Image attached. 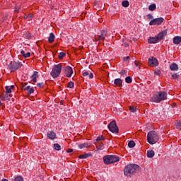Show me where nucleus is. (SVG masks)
Listing matches in <instances>:
<instances>
[{
	"label": "nucleus",
	"mask_w": 181,
	"mask_h": 181,
	"mask_svg": "<svg viewBox=\"0 0 181 181\" xmlns=\"http://www.w3.org/2000/svg\"><path fill=\"white\" fill-rule=\"evenodd\" d=\"M168 98V92L158 91L151 98V103H160Z\"/></svg>",
	"instance_id": "1"
},
{
	"label": "nucleus",
	"mask_w": 181,
	"mask_h": 181,
	"mask_svg": "<svg viewBox=\"0 0 181 181\" xmlns=\"http://www.w3.org/2000/svg\"><path fill=\"white\" fill-rule=\"evenodd\" d=\"M139 170V165L136 164H129L124 167V173L125 176H131Z\"/></svg>",
	"instance_id": "2"
},
{
	"label": "nucleus",
	"mask_w": 181,
	"mask_h": 181,
	"mask_svg": "<svg viewBox=\"0 0 181 181\" xmlns=\"http://www.w3.org/2000/svg\"><path fill=\"white\" fill-rule=\"evenodd\" d=\"M105 165H111L117 162H119V157L115 155H106L103 157Z\"/></svg>",
	"instance_id": "3"
},
{
	"label": "nucleus",
	"mask_w": 181,
	"mask_h": 181,
	"mask_svg": "<svg viewBox=\"0 0 181 181\" xmlns=\"http://www.w3.org/2000/svg\"><path fill=\"white\" fill-rule=\"evenodd\" d=\"M147 141L150 145H153L159 141V136L156 132H149L147 134Z\"/></svg>",
	"instance_id": "4"
},
{
	"label": "nucleus",
	"mask_w": 181,
	"mask_h": 181,
	"mask_svg": "<svg viewBox=\"0 0 181 181\" xmlns=\"http://www.w3.org/2000/svg\"><path fill=\"white\" fill-rule=\"evenodd\" d=\"M62 68H63V66L62 65V64H58L57 65H54L51 71L52 77H53V78H57V77L60 76V73H62Z\"/></svg>",
	"instance_id": "5"
},
{
	"label": "nucleus",
	"mask_w": 181,
	"mask_h": 181,
	"mask_svg": "<svg viewBox=\"0 0 181 181\" xmlns=\"http://www.w3.org/2000/svg\"><path fill=\"white\" fill-rule=\"evenodd\" d=\"M107 128L110 132H112V134H118V132H119V129H118V126H117V122H115V120H112L107 125Z\"/></svg>",
	"instance_id": "6"
},
{
	"label": "nucleus",
	"mask_w": 181,
	"mask_h": 181,
	"mask_svg": "<svg viewBox=\"0 0 181 181\" xmlns=\"http://www.w3.org/2000/svg\"><path fill=\"white\" fill-rule=\"evenodd\" d=\"M165 21V19L163 17H159L157 18H154L153 20H151L149 22V25L150 26H155V25H162V23H163V21Z\"/></svg>",
	"instance_id": "7"
},
{
	"label": "nucleus",
	"mask_w": 181,
	"mask_h": 181,
	"mask_svg": "<svg viewBox=\"0 0 181 181\" xmlns=\"http://www.w3.org/2000/svg\"><path fill=\"white\" fill-rule=\"evenodd\" d=\"M107 30H103L100 31V33L96 37H95V40L98 42H104L105 40V36H107Z\"/></svg>",
	"instance_id": "8"
},
{
	"label": "nucleus",
	"mask_w": 181,
	"mask_h": 181,
	"mask_svg": "<svg viewBox=\"0 0 181 181\" xmlns=\"http://www.w3.org/2000/svg\"><path fill=\"white\" fill-rule=\"evenodd\" d=\"M21 67H22V64L20 62H12L8 65V69L11 71H16Z\"/></svg>",
	"instance_id": "9"
},
{
	"label": "nucleus",
	"mask_w": 181,
	"mask_h": 181,
	"mask_svg": "<svg viewBox=\"0 0 181 181\" xmlns=\"http://www.w3.org/2000/svg\"><path fill=\"white\" fill-rule=\"evenodd\" d=\"M64 73H65V76H66V77L70 78L71 77V74H73V68H71V66H66L64 68Z\"/></svg>",
	"instance_id": "10"
},
{
	"label": "nucleus",
	"mask_w": 181,
	"mask_h": 181,
	"mask_svg": "<svg viewBox=\"0 0 181 181\" xmlns=\"http://www.w3.org/2000/svg\"><path fill=\"white\" fill-rule=\"evenodd\" d=\"M148 63L149 64H151L152 66H155L159 64L158 59L153 57L148 59Z\"/></svg>",
	"instance_id": "11"
},
{
	"label": "nucleus",
	"mask_w": 181,
	"mask_h": 181,
	"mask_svg": "<svg viewBox=\"0 0 181 181\" xmlns=\"http://www.w3.org/2000/svg\"><path fill=\"white\" fill-rule=\"evenodd\" d=\"M167 35H168V30H164L160 32V33L158 34L157 35V38L158 39V41L162 40L163 39V37L166 36Z\"/></svg>",
	"instance_id": "12"
},
{
	"label": "nucleus",
	"mask_w": 181,
	"mask_h": 181,
	"mask_svg": "<svg viewBox=\"0 0 181 181\" xmlns=\"http://www.w3.org/2000/svg\"><path fill=\"white\" fill-rule=\"evenodd\" d=\"M170 69L172 71H177L179 70V66L177 65V64L176 63H173L170 66Z\"/></svg>",
	"instance_id": "13"
},
{
	"label": "nucleus",
	"mask_w": 181,
	"mask_h": 181,
	"mask_svg": "<svg viewBox=\"0 0 181 181\" xmlns=\"http://www.w3.org/2000/svg\"><path fill=\"white\" fill-rule=\"evenodd\" d=\"M39 72L35 71L33 74L31 76L33 83H37V77H39Z\"/></svg>",
	"instance_id": "14"
},
{
	"label": "nucleus",
	"mask_w": 181,
	"mask_h": 181,
	"mask_svg": "<svg viewBox=\"0 0 181 181\" xmlns=\"http://www.w3.org/2000/svg\"><path fill=\"white\" fill-rule=\"evenodd\" d=\"M158 42H159L158 37H151L148 39V43L150 44L158 43Z\"/></svg>",
	"instance_id": "15"
},
{
	"label": "nucleus",
	"mask_w": 181,
	"mask_h": 181,
	"mask_svg": "<svg viewBox=\"0 0 181 181\" xmlns=\"http://www.w3.org/2000/svg\"><path fill=\"white\" fill-rule=\"evenodd\" d=\"M47 136L49 139H51V140L56 139V133H54V132H48Z\"/></svg>",
	"instance_id": "16"
},
{
	"label": "nucleus",
	"mask_w": 181,
	"mask_h": 181,
	"mask_svg": "<svg viewBox=\"0 0 181 181\" xmlns=\"http://www.w3.org/2000/svg\"><path fill=\"white\" fill-rule=\"evenodd\" d=\"M114 84H115V86H117V87H122V80L121 78H116L114 81Z\"/></svg>",
	"instance_id": "17"
},
{
	"label": "nucleus",
	"mask_w": 181,
	"mask_h": 181,
	"mask_svg": "<svg viewBox=\"0 0 181 181\" xmlns=\"http://www.w3.org/2000/svg\"><path fill=\"white\" fill-rule=\"evenodd\" d=\"M181 42V37L180 36H175L173 38V44L174 45H179Z\"/></svg>",
	"instance_id": "18"
},
{
	"label": "nucleus",
	"mask_w": 181,
	"mask_h": 181,
	"mask_svg": "<svg viewBox=\"0 0 181 181\" xmlns=\"http://www.w3.org/2000/svg\"><path fill=\"white\" fill-rule=\"evenodd\" d=\"M78 146L79 149H83L84 148H90L91 145L88 143H83L82 144H79Z\"/></svg>",
	"instance_id": "19"
},
{
	"label": "nucleus",
	"mask_w": 181,
	"mask_h": 181,
	"mask_svg": "<svg viewBox=\"0 0 181 181\" xmlns=\"http://www.w3.org/2000/svg\"><path fill=\"white\" fill-rule=\"evenodd\" d=\"M54 37H55L54 33H51L49 34V37H48V42H49V43H53V42H54Z\"/></svg>",
	"instance_id": "20"
},
{
	"label": "nucleus",
	"mask_w": 181,
	"mask_h": 181,
	"mask_svg": "<svg viewBox=\"0 0 181 181\" xmlns=\"http://www.w3.org/2000/svg\"><path fill=\"white\" fill-rule=\"evenodd\" d=\"M154 156H155V151H153V150H148L147 151L148 158H153Z\"/></svg>",
	"instance_id": "21"
},
{
	"label": "nucleus",
	"mask_w": 181,
	"mask_h": 181,
	"mask_svg": "<svg viewBox=\"0 0 181 181\" xmlns=\"http://www.w3.org/2000/svg\"><path fill=\"white\" fill-rule=\"evenodd\" d=\"M27 85H28V83H22L21 84V87L22 90H24V91L29 90V86H26Z\"/></svg>",
	"instance_id": "22"
},
{
	"label": "nucleus",
	"mask_w": 181,
	"mask_h": 181,
	"mask_svg": "<svg viewBox=\"0 0 181 181\" xmlns=\"http://www.w3.org/2000/svg\"><path fill=\"white\" fill-rule=\"evenodd\" d=\"M53 147H54V149L55 151H61V149H62V146H59V144H54V146Z\"/></svg>",
	"instance_id": "23"
},
{
	"label": "nucleus",
	"mask_w": 181,
	"mask_h": 181,
	"mask_svg": "<svg viewBox=\"0 0 181 181\" xmlns=\"http://www.w3.org/2000/svg\"><path fill=\"white\" fill-rule=\"evenodd\" d=\"M26 91H28V95H30V94H33V93H35V88H31L30 86H29V88L28 90H27Z\"/></svg>",
	"instance_id": "24"
},
{
	"label": "nucleus",
	"mask_w": 181,
	"mask_h": 181,
	"mask_svg": "<svg viewBox=\"0 0 181 181\" xmlns=\"http://www.w3.org/2000/svg\"><path fill=\"white\" fill-rule=\"evenodd\" d=\"M122 6H124V8H128V6H129V1H123L122 3Z\"/></svg>",
	"instance_id": "25"
},
{
	"label": "nucleus",
	"mask_w": 181,
	"mask_h": 181,
	"mask_svg": "<svg viewBox=\"0 0 181 181\" xmlns=\"http://www.w3.org/2000/svg\"><path fill=\"white\" fill-rule=\"evenodd\" d=\"M148 9H149V11H155V9H156V4H151L148 6Z\"/></svg>",
	"instance_id": "26"
},
{
	"label": "nucleus",
	"mask_w": 181,
	"mask_h": 181,
	"mask_svg": "<svg viewBox=\"0 0 181 181\" xmlns=\"http://www.w3.org/2000/svg\"><path fill=\"white\" fill-rule=\"evenodd\" d=\"M128 146H129V148H134L135 147V141H129Z\"/></svg>",
	"instance_id": "27"
},
{
	"label": "nucleus",
	"mask_w": 181,
	"mask_h": 181,
	"mask_svg": "<svg viewBox=\"0 0 181 181\" xmlns=\"http://www.w3.org/2000/svg\"><path fill=\"white\" fill-rule=\"evenodd\" d=\"M125 81L127 84H131L132 83V78H131V76H127L125 78Z\"/></svg>",
	"instance_id": "28"
},
{
	"label": "nucleus",
	"mask_w": 181,
	"mask_h": 181,
	"mask_svg": "<svg viewBox=\"0 0 181 181\" xmlns=\"http://www.w3.org/2000/svg\"><path fill=\"white\" fill-rule=\"evenodd\" d=\"M90 156L89 153H85L83 155L79 156V159H87V157Z\"/></svg>",
	"instance_id": "29"
},
{
	"label": "nucleus",
	"mask_w": 181,
	"mask_h": 181,
	"mask_svg": "<svg viewBox=\"0 0 181 181\" xmlns=\"http://www.w3.org/2000/svg\"><path fill=\"white\" fill-rule=\"evenodd\" d=\"M12 181H23V177L22 176H17Z\"/></svg>",
	"instance_id": "30"
},
{
	"label": "nucleus",
	"mask_w": 181,
	"mask_h": 181,
	"mask_svg": "<svg viewBox=\"0 0 181 181\" xmlns=\"http://www.w3.org/2000/svg\"><path fill=\"white\" fill-rule=\"evenodd\" d=\"M172 78H173L174 80H176L177 78H179V74L177 73H174L172 74L171 76Z\"/></svg>",
	"instance_id": "31"
},
{
	"label": "nucleus",
	"mask_w": 181,
	"mask_h": 181,
	"mask_svg": "<svg viewBox=\"0 0 181 181\" xmlns=\"http://www.w3.org/2000/svg\"><path fill=\"white\" fill-rule=\"evenodd\" d=\"M68 88H74V82L73 81L69 82Z\"/></svg>",
	"instance_id": "32"
},
{
	"label": "nucleus",
	"mask_w": 181,
	"mask_h": 181,
	"mask_svg": "<svg viewBox=\"0 0 181 181\" xmlns=\"http://www.w3.org/2000/svg\"><path fill=\"white\" fill-rule=\"evenodd\" d=\"M129 110L131 112H136V107L130 106Z\"/></svg>",
	"instance_id": "33"
},
{
	"label": "nucleus",
	"mask_w": 181,
	"mask_h": 181,
	"mask_svg": "<svg viewBox=\"0 0 181 181\" xmlns=\"http://www.w3.org/2000/svg\"><path fill=\"white\" fill-rule=\"evenodd\" d=\"M65 56H66V53L60 52L58 57L60 60H62V59H63V57H65Z\"/></svg>",
	"instance_id": "34"
},
{
	"label": "nucleus",
	"mask_w": 181,
	"mask_h": 181,
	"mask_svg": "<svg viewBox=\"0 0 181 181\" xmlns=\"http://www.w3.org/2000/svg\"><path fill=\"white\" fill-rule=\"evenodd\" d=\"M6 91L7 94L12 93V90L11 89V88H9V86H6Z\"/></svg>",
	"instance_id": "35"
},
{
	"label": "nucleus",
	"mask_w": 181,
	"mask_h": 181,
	"mask_svg": "<svg viewBox=\"0 0 181 181\" xmlns=\"http://www.w3.org/2000/svg\"><path fill=\"white\" fill-rule=\"evenodd\" d=\"M134 64H135V66H136V69H137V70H138V69H140V67H141V64H139V62H134Z\"/></svg>",
	"instance_id": "36"
},
{
	"label": "nucleus",
	"mask_w": 181,
	"mask_h": 181,
	"mask_svg": "<svg viewBox=\"0 0 181 181\" xmlns=\"http://www.w3.org/2000/svg\"><path fill=\"white\" fill-rule=\"evenodd\" d=\"M104 139H104V137H103V136H98V138L96 139V141L98 142V141H104Z\"/></svg>",
	"instance_id": "37"
},
{
	"label": "nucleus",
	"mask_w": 181,
	"mask_h": 181,
	"mask_svg": "<svg viewBox=\"0 0 181 181\" xmlns=\"http://www.w3.org/2000/svg\"><path fill=\"white\" fill-rule=\"evenodd\" d=\"M4 97H5V98H6V101L8 100H11V95H9V94H8V93H6V95H4Z\"/></svg>",
	"instance_id": "38"
},
{
	"label": "nucleus",
	"mask_w": 181,
	"mask_h": 181,
	"mask_svg": "<svg viewBox=\"0 0 181 181\" xmlns=\"http://www.w3.org/2000/svg\"><path fill=\"white\" fill-rule=\"evenodd\" d=\"M27 57H30V52H27L24 54L23 58L26 59Z\"/></svg>",
	"instance_id": "39"
},
{
	"label": "nucleus",
	"mask_w": 181,
	"mask_h": 181,
	"mask_svg": "<svg viewBox=\"0 0 181 181\" xmlns=\"http://www.w3.org/2000/svg\"><path fill=\"white\" fill-rule=\"evenodd\" d=\"M161 71L159 69H157L154 71V74H156V76H159L160 74Z\"/></svg>",
	"instance_id": "40"
},
{
	"label": "nucleus",
	"mask_w": 181,
	"mask_h": 181,
	"mask_svg": "<svg viewBox=\"0 0 181 181\" xmlns=\"http://www.w3.org/2000/svg\"><path fill=\"white\" fill-rule=\"evenodd\" d=\"M0 100L3 101H6V98H5L4 95H2L1 96H0Z\"/></svg>",
	"instance_id": "41"
},
{
	"label": "nucleus",
	"mask_w": 181,
	"mask_h": 181,
	"mask_svg": "<svg viewBox=\"0 0 181 181\" xmlns=\"http://www.w3.org/2000/svg\"><path fill=\"white\" fill-rule=\"evenodd\" d=\"M37 86H38L39 88H42L43 87V83H37Z\"/></svg>",
	"instance_id": "42"
},
{
	"label": "nucleus",
	"mask_w": 181,
	"mask_h": 181,
	"mask_svg": "<svg viewBox=\"0 0 181 181\" xmlns=\"http://www.w3.org/2000/svg\"><path fill=\"white\" fill-rule=\"evenodd\" d=\"M89 74H90L88 73V71H85L83 73V77H87V76H89Z\"/></svg>",
	"instance_id": "43"
},
{
	"label": "nucleus",
	"mask_w": 181,
	"mask_h": 181,
	"mask_svg": "<svg viewBox=\"0 0 181 181\" xmlns=\"http://www.w3.org/2000/svg\"><path fill=\"white\" fill-rule=\"evenodd\" d=\"M123 60H124V62H128V60H129V56H127L126 57H123Z\"/></svg>",
	"instance_id": "44"
},
{
	"label": "nucleus",
	"mask_w": 181,
	"mask_h": 181,
	"mask_svg": "<svg viewBox=\"0 0 181 181\" xmlns=\"http://www.w3.org/2000/svg\"><path fill=\"white\" fill-rule=\"evenodd\" d=\"M147 18L148 19H153V16H152L151 14H148Z\"/></svg>",
	"instance_id": "45"
},
{
	"label": "nucleus",
	"mask_w": 181,
	"mask_h": 181,
	"mask_svg": "<svg viewBox=\"0 0 181 181\" xmlns=\"http://www.w3.org/2000/svg\"><path fill=\"white\" fill-rule=\"evenodd\" d=\"M88 77H89V78H94V74L90 73Z\"/></svg>",
	"instance_id": "46"
},
{
	"label": "nucleus",
	"mask_w": 181,
	"mask_h": 181,
	"mask_svg": "<svg viewBox=\"0 0 181 181\" xmlns=\"http://www.w3.org/2000/svg\"><path fill=\"white\" fill-rule=\"evenodd\" d=\"M28 19H32V18H33V14H28V16L26 17Z\"/></svg>",
	"instance_id": "47"
},
{
	"label": "nucleus",
	"mask_w": 181,
	"mask_h": 181,
	"mask_svg": "<svg viewBox=\"0 0 181 181\" xmlns=\"http://www.w3.org/2000/svg\"><path fill=\"white\" fill-rule=\"evenodd\" d=\"M15 12H19V6H16V7H15Z\"/></svg>",
	"instance_id": "48"
},
{
	"label": "nucleus",
	"mask_w": 181,
	"mask_h": 181,
	"mask_svg": "<svg viewBox=\"0 0 181 181\" xmlns=\"http://www.w3.org/2000/svg\"><path fill=\"white\" fill-rule=\"evenodd\" d=\"M122 46H124V47H128V46H129V45L127 42H124Z\"/></svg>",
	"instance_id": "49"
},
{
	"label": "nucleus",
	"mask_w": 181,
	"mask_h": 181,
	"mask_svg": "<svg viewBox=\"0 0 181 181\" xmlns=\"http://www.w3.org/2000/svg\"><path fill=\"white\" fill-rule=\"evenodd\" d=\"M103 146H104V144L100 143L99 147H98V149H101V148H103Z\"/></svg>",
	"instance_id": "50"
},
{
	"label": "nucleus",
	"mask_w": 181,
	"mask_h": 181,
	"mask_svg": "<svg viewBox=\"0 0 181 181\" xmlns=\"http://www.w3.org/2000/svg\"><path fill=\"white\" fill-rule=\"evenodd\" d=\"M66 152H67L68 153H71V152H73V149L69 148V149L66 151Z\"/></svg>",
	"instance_id": "51"
},
{
	"label": "nucleus",
	"mask_w": 181,
	"mask_h": 181,
	"mask_svg": "<svg viewBox=\"0 0 181 181\" xmlns=\"http://www.w3.org/2000/svg\"><path fill=\"white\" fill-rule=\"evenodd\" d=\"M121 74H127V71L122 69V70L121 71Z\"/></svg>",
	"instance_id": "52"
},
{
	"label": "nucleus",
	"mask_w": 181,
	"mask_h": 181,
	"mask_svg": "<svg viewBox=\"0 0 181 181\" xmlns=\"http://www.w3.org/2000/svg\"><path fill=\"white\" fill-rule=\"evenodd\" d=\"M21 54H22V56H24V54H25V51L21 50Z\"/></svg>",
	"instance_id": "53"
},
{
	"label": "nucleus",
	"mask_w": 181,
	"mask_h": 181,
	"mask_svg": "<svg viewBox=\"0 0 181 181\" xmlns=\"http://www.w3.org/2000/svg\"><path fill=\"white\" fill-rule=\"evenodd\" d=\"M15 88V86H13V85H12V86L10 87L11 90H12V88Z\"/></svg>",
	"instance_id": "54"
},
{
	"label": "nucleus",
	"mask_w": 181,
	"mask_h": 181,
	"mask_svg": "<svg viewBox=\"0 0 181 181\" xmlns=\"http://www.w3.org/2000/svg\"><path fill=\"white\" fill-rule=\"evenodd\" d=\"M1 181H8V180L7 179H3V180H1Z\"/></svg>",
	"instance_id": "55"
},
{
	"label": "nucleus",
	"mask_w": 181,
	"mask_h": 181,
	"mask_svg": "<svg viewBox=\"0 0 181 181\" xmlns=\"http://www.w3.org/2000/svg\"><path fill=\"white\" fill-rule=\"evenodd\" d=\"M2 105V102L0 101V107Z\"/></svg>",
	"instance_id": "56"
}]
</instances>
